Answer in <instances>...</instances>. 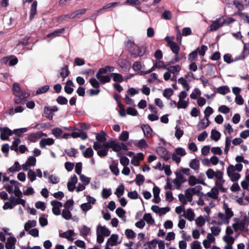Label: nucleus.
<instances>
[{"instance_id":"nucleus-1","label":"nucleus","mask_w":249,"mask_h":249,"mask_svg":"<svg viewBox=\"0 0 249 249\" xmlns=\"http://www.w3.org/2000/svg\"><path fill=\"white\" fill-rule=\"evenodd\" d=\"M243 166L241 163H237L235 165L230 164L226 169L227 176L233 182L237 181L241 176L239 172L243 169Z\"/></svg>"},{"instance_id":"nucleus-2","label":"nucleus","mask_w":249,"mask_h":249,"mask_svg":"<svg viewBox=\"0 0 249 249\" xmlns=\"http://www.w3.org/2000/svg\"><path fill=\"white\" fill-rule=\"evenodd\" d=\"M96 241L98 243L101 244L104 241L105 237L108 236L110 233V231L105 226L99 224L96 229Z\"/></svg>"},{"instance_id":"nucleus-3","label":"nucleus","mask_w":249,"mask_h":249,"mask_svg":"<svg viewBox=\"0 0 249 249\" xmlns=\"http://www.w3.org/2000/svg\"><path fill=\"white\" fill-rule=\"evenodd\" d=\"M13 91L14 95L16 97H18V98L15 100V102L16 104L20 103L23 99L28 97L30 95L29 93L24 92L22 91L18 83H14L13 84Z\"/></svg>"},{"instance_id":"nucleus-4","label":"nucleus","mask_w":249,"mask_h":249,"mask_svg":"<svg viewBox=\"0 0 249 249\" xmlns=\"http://www.w3.org/2000/svg\"><path fill=\"white\" fill-rule=\"evenodd\" d=\"M234 221L235 222L232 224V227L235 231L245 230L249 224V218L246 216L241 221H239L237 218H234Z\"/></svg>"},{"instance_id":"nucleus-5","label":"nucleus","mask_w":249,"mask_h":249,"mask_svg":"<svg viewBox=\"0 0 249 249\" xmlns=\"http://www.w3.org/2000/svg\"><path fill=\"white\" fill-rule=\"evenodd\" d=\"M187 96V94L186 91H182L179 93L178 102H174V104L177 106L178 108H186L188 106L189 101L184 100Z\"/></svg>"},{"instance_id":"nucleus-6","label":"nucleus","mask_w":249,"mask_h":249,"mask_svg":"<svg viewBox=\"0 0 249 249\" xmlns=\"http://www.w3.org/2000/svg\"><path fill=\"white\" fill-rule=\"evenodd\" d=\"M178 197L183 205H186L188 202H191L193 201V196L188 189L185 191L184 194H179Z\"/></svg>"},{"instance_id":"nucleus-7","label":"nucleus","mask_w":249,"mask_h":249,"mask_svg":"<svg viewBox=\"0 0 249 249\" xmlns=\"http://www.w3.org/2000/svg\"><path fill=\"white\" fill-rule=\"evenodd\" d=\"M204 175H201L198 178H197L194 176H190L188 178V184L191 186H194L196 184H201L203 185H206V183L205 182L204 179Z\"/></svg>"},{"instance_id":"nucleus-8","label":"nucleus","mask_w":249,"mask_h":249,"mask_svg":"<svg viewBox=\"0 0 249 249\" xmlns=\"http://www.w3.org/2000/svg\"><path fill=\"white\" fill-rule=\"evenodd\" d=\"M230 221V219L223 213L219 212L216 218L215 223L218 226H221L223 224H228Z\"/></svg>"},{"instance_id":"nucleus-9","label":"nucleus","mask_w":249,"mask_h":249,"mask_svg":"<svg viewBox=\"0 0 249 249\" xmlns=\"http://www.w3.org/2000/svg\"><path fill=\"white\" fill-rule=\"evenodd\" d=\"M186 181L185 177L180 173L176 174V178L173 180V183L176 186V188L179 189L182 184Z\"/></svg>"},{"instance_id":"nucleus-10","label":"nucleus","mask_w":249,"mask_h":249,"mask_svg":"<svg viewBox=\"0 0 249 249\" xmlns=\"http://www.w3.org/2000/svg\"><path fill=\"white\" fill-rule=\"evenodd\" d=\"M145 53V48L143 46L136 45L132 50L131 55L134 57L143 56Z\"/></svg>"},{"instance_id":"nucleus-11","label":"nucleus","mask_w":249,"mask_h":249,"mask_svg":"<svg viewBox=\"0 0 249 249\" xmlns=\"http://www.w3.org/2000/svg\"><path fill=\"white\" fill-rule=\"evenodd\" d=\"M36 160L33 156H30L26 160L25 163L21 165L22 169L24 171L29 170L30 167L35 166L36 165Z\"/></svg>"},{"instance_id":"nucleus-12","label":"nucleus","mask_w":249,"mask_h":249,"mask_svg":"<svg viewBox=\"0 0 249 249\" xmlns=\"http://www.w3.org/2000/svg\"><path fill=\"white\" fill-rule=\"evenodd\" d=\"M157 153L164 160L167 161L171 157V154L163 147H159L157 149Z\"/></svg>"},{"instance_id":"nucleus-13","label":"nucleus","mask_w":249,"mask_h":249,"mask_svg":"<svg viewBox=\"0 0 249 249\" xmlns=\"http://www.w3.org/2000/svg\"><path fill=\"white\" fill-rule=\"evenodd\" d=\"M222 238L226 243L224 249H232V245L234 242L235 238L232 236L229 235H224Z\"/></svg>"},{"instance_id":"nucleus-14","label":"nucleus","mask_w":249,"mask_h":249,"mask_svg":"<svg viewBox=\"0 0 249 249\" xmlns=\"http://www.w3.org/2000/svg\"><path fill=\"white\" fill-rule=\"evenodd\" d=\"M78 179L75 175L71 177L67 183L68 189L70 192H73L75 189V185L77 183Z\"/></svg>"},{"instance_id":"nucleus-15","label":"nucleus","mask_w":249,"mask_h":249,"mask_svg":"<svg viewBox=\"0 0 249 249\" xmlns=\"http://www.w3.org/2000/svg\"><path fill=\"white\" fill-rule=\"evenodd\" d=\"M51 204L53 206L52 211L53 213L56 215H60V208L62 206V203L57 200H52L51 202Z\"/></svg>"},{"instance_id":"nucleus-16","label":"nucleus","mask_w":249,"mask_h":249,"mask_svg":"<svg viewBox=\"0 0 249 249\" xmlns=\"http://www.w3.org/2000/svg\"><path fill=\"white\" fill-rule=\"evenodd\" d=\"M0 133L2 140L8 139L9 137L13 134V132L7 127H0Z\"/></svg>"},{"instance_id":"nucleus-17","label":"nucleus","mask_w":249,"mask_h":249,"mask_svg":"<svg viewBox=\"0 0 249 249\" xmlns=\"http://www.w3.org/2000/svg\"><path fill=\"white\" fill-rule=\"evenodd\" d=\"M225 182V180L223 178V173L222 172L221 174L216 178L215 182V186L214 187H216L217 189L221 190L223 192L225 191V189L223 188V185Z\"/></svg>"},{"instance_id":"nucleus-18","label":"nucleus","mask_w":249,"mask_h":249,"mask_svg":"<svg viewBox=\"0 0 249 249\" xmlns=\"http://www.w3.org/2000/svg\"><path fill=\"white\" fill-rule=\"evenodd\" d=\"M222 172L219 170L214 171L212 169H209L206 171V175L209 179H213L214 178L216 179Z\"/></svg>"},{"instance_id":"nucleus-19","label":"nucleus","mask_w":249,"mask_h":249,"mask_svg":"<svg viewBox=\"0 0 249 249\" xmlns=\"http://www.w3.org/2000/svg\"><path fill=\"white\" fill-rule=\"evenodd\" d=\"M223 25V23H222V18H218L213 21L212 24L210 26L209 31H216L220 27H222Z\"/></svg>"},{"instance_id":"nucleus-20","label":"nucleus","mask_w":249,"mask_h":249,"mask_svg":"<svg viewBox=\"0 0 249 249\" xmlns=\"http://www.w3.org/2000/svg\"><path fill=\"white\" fill-rule=\"evenodd\" d=\"M143 158V154L142 153H139L136 155H134L131 160V163L134 166H139L140 164V161L142 160Z\"/></svg>"},{"instance_id":"nucleus-21","label":"nucleus","mask_w":249,"mask_h":249,"mask_svg":"<svg viewBox=\"0 0 249 249\" xmlns=\"http://www.w3.org/2000/svg\"><path fill=\"white\" fill-rule=\"evenodd\" d=\"M75 233L74 231L71 230H69L68 231L64 232L63 233H59V236L66 239H67L69 241H72L74 240L73 236Z\"/></svg>"},{"instance_id":"nucleus-22","label":"nucleus","mask_w":249,"mask_h":249,"mask_svg":"<svg viewBox=\"0 0 249 249\" xmlns=\"http://www.w3.org/2000/svg\"><path fill=\"white\" fill-rule=\"evenodd\" d=\"M202 187L201 186H197L193 188H190L187 189L188 191L193 196L194 195H196L198 196H204V193L201 192L202 190Z\"/></svg>"},{"instance_id":"nucleus-23","label":"nucleus","mask_w":249,"mask_h":249,"mask_svg":"<svg viewBox=\"0 0 249 249\" xmlns=\"http://www.w3.org/2000/svg\"><path fill=\"white\" fill-rule=\"evenodd\" d=\"M118 235L117 234H113L107 239V245H110L111 247L115 246L119 243L118 242Z\"/></svg>"},{"instance_id":"nucleus-24","label":"nucleus","mask_w":249,"mask_h":249,"mask_svg":"<svg viewBox=\"0 0 249 249\" xmlns=\"http://www.w3.org/2000/svg\"><path fill=\"white\" fill-rule=\"evenodd\" d=\"M196 214L192 209L188 208L184 212V217L189 221L195 220Z\"/></svg>"},{"instance_id":"nucleus-25","label":"nucleus","mask_w":249,"mask_h":249,"mask_svg":"<svg viewBox=\"0 0 249 249\" xmlns=\"http://www.w3.org/2000/svg\"><path fill=\"white\" fill-rule=\"evenodd\" d=\"M219 191L216 187H213L211 191L208 192L205 196L213 199H217L218 197Z\"/></svg>"},{"instance_id":"nucleus-26","label":"nucleus","mask_w":249,"mask_h":249,"mask_svg":"<svg viewBox=\"0 0 249 249\" xmlns=\"http://www.w3.org/2000/svg\"><path fill=\"white\" fill-rule=\"evenodd\" d=\"M160 189L157 186H154L153 188L154 198L152 201L155 203H159L160 201V198L159 196Z\"/></svg>"},{"instance_id":"nucleus-27","label":"nucleus","mask_w":249,"mask_h":249,"mask_svg":"<svg viewBox=\"0 0 249 249\" xmlns=\"http://www.w3.org/2000/svg\"><path fill=\"white\" fill-rule=\"evenodd\" d=\"M54 143V141L52 138L42 139L39 142L41 148H45L46 145H52Z\"/></svg>"},{"instance_id":"nucleus-28","label":"nucleus","mask_w":249,"mask_h":249,"mask_svg":"<svg viewBox=\"0 0 249 249\" xmlns=\"http://www.w3.org/2000/svg\"><path fill=\"white\" fill-rule=\"evenodd\" d=\"M210 124L209 118L204 117L201 119L197 125V127L198 130H200L206 128Z\"/></svg>"},{"instance_id":"nucleus-29","label":"nucleus","mask_w":249,"mask_h":249,"mask_svg":"<svg viewBox=\"0 0 249 249\" xmlns=\"http://www.w3.org/2000/svg\"><path fill=\"white\" fill-rule=\"evenodd\" d=\"M222 208L224 211L223 213L231 219L234 215L233 212L231 209L230 208L228 205L225 203H223Z\"/></svg>"},{"instance_id":"nucleus-30","label":"nucleus","mask_w":249,"mask_h":249,"mask_svg":"<svg viewBox=\"0 0 249 249\" xmlns=\"http://www.w3.org/2000/svg\"><path fill=\"white\" fill-rule=\"evenodd\" d=\"M17 239L15 237H10L7 239V242L5 244L6 249H15V244Z\"/></svg>"},{"instance_id":"nucleus-31","label":"nucleus","mask_w":249,"mask_h":249,"mask_svg":"<svg viewBox=\"0 0 249 249\" xmlns=\"http://www.w3.org/2000/svg\"><path fill=\"white\" fill-rule=\"evenodd\" d=\"M142 128L143 132L144 135L147 138H151L152 137V130L148 125H143Z\"/></svg>"},{"instance_id":"nucleus-32","label":"nucleus","mask_w":249,"mask_h":249,"mask_svg":"<svg viewBox=\"0 0 249 249\" xmlns=\"http://www.w3.org/2000/svg\"><path fill=\"white\" fill-rule=\"evenodd\" d=\"M80 233L82 236H88L91 233V229L86 225H83L80 229Z\"/></svg>"},{"instance_id":"nucleus-33","label":"nucleus","mask_w":249,"mask_h":249,"mask_svg":"<svg viewBox=\"0 0 249 249\" xmlns=\"http://www.w3.org/2000/svg\"><path fill=\"white\" fill-rule=\"evenodd\" d=\"M143 219L144 221H146L149 225H153L155 223L154 219L149 213H145L143 215Z\"/></svg>"},{"instance_id":"nucleus-34","label":"nucleus","mask_w":249,"mask_h":249,"mask_svg":"<svg viewBox=\"0 0 249 249\" xmlns=\"http://www.w3.org/2000/svg\"><path fill=\"white\" fill-rule=\"evenodd\" d=\"M96 78L99 80L102 84L109 82L110 81L111 75H100L99 74H96Z\"/></svg>"},{"instance_id":"nucleus-35","label":"nucleus","mask_w":249,"mask_h":249,"mask_svg":"<svg viewBox=\"0 0 249 249\" xmlns=\"http://www.w3.org/2000/svg\"><path fill=\"white\" fill-rule=\"evenodd\" d=\"M166 70L169 71L171 74H175L181 70V67L179 65L171 66L167 68Z\"/></svg>"},{"instance_id":"nucleus-36","label":"nucleus","mask_w":249,"mask_h":249,"mask_svg":"<svg viewBox=\"0 0 249 249\" xmlns=\"http://www.w3.org/2000/svg\"><path fill=\"white\" fill-rule=\"evenodd\" d=\"M116 213L124 222H126L125 212L121 208H118L116 210Z\"/></svg>"},{"instance_id":"nucleus-37","label":"nucleus","mask_w":249,"mask_h":249,"mask_svg":"<svg viewBox=\"0 0 249 249\" xmlns=\"http://www.w3.org/2000/svg\"><path fill=\"white\" fill-rule=\"evenodd\" d=\"M221 137L220 133L216 130L213 129L211 133V138L214 141L217 142Z\"/></svg>"},{"instance_id":"nucleus-38","label":"nucleus","mask_w":249,"mask_h":249,"mask_svg":"<svg viewBox=\"0 0 249 249\" xmlns=\"http://www.w3.org/2000/svg\"><path fill=\"white\" fill-rule=\"evenodd\" d=\"M199 161L196 159L191 160L189 163L190 167L195 170H197L199 168Z\"/></svg>"},{"instance_id":"nucleus-39","label":"nucleus","mask_w":249,"mask_h":249,"mask_svg":"<svg viewBox=\"0 0 249 249\" xmlns=\"http://www.w3.org/2000/svg\"><path fill=\"white\" fill-rule=\"evenodd\" d=\"M106 135L107 133L105 131H102L100 133L97 134L96 136V139L98 142H104L106 141Z\"/></svg>"},{"instance_id":"nucleus-40","label":"nucleus","mask_w":249,"mask_h":249,"mask_svg":"<svg viewBox=\"0 0 249 249\" xmlns=\"http://www.w3.org/2000/svg\"><path fill=\"white\" fill-rule=\"evenodd\" d=\"M36 225V221L35 220H29L24 224V230L29 231L31 228L35 227Z\"/></svg>"},{"instance_id":"nucleus-41","label":"nucleus","mask_w":249,"mask_h":249,"mask_svg":"<svg viewBox=\"0 0 249 249\" xmlns=\"http://www.w3.org/2000/svg\"><path fill=\"white\" fill-rule=\"evenodd\" d=\"M136 45V44L131 40H127L124 43L125 48L129 50L131 53H132V49L135 48Z\"/></svg>"},{"instance_id":"nucleus-42","label":"nucleus","mask_w":249,"mask_h":249,"mask_svg":"<svg viewBox=\"0 0 249 249\" xmlns=\"http://www.w3.org/2000/svg\"><path fill=\"white\" fill-rule=\"evenodd\" d=\"M195 223L198 227H201L205 224V218L202 216H200L195 219Z\"/></svg>"},{"instance_id":"nucleus-43","label":"nucleus","mask_w":249,"mask_h":249,"mask_svg":"<svg viewBox=\"0 0 249 249\" xmlns=\"http://www.w3.org/2000/svg\"><path fill=\"white\" fill-rule=\"evenodd\" d=\"M60 181V178L58 176L55 174H52L49 177V182L52 184H57Z\"/></svg>"},{"instance_id":"nucleus-44","label":"nucleus","mask_w":249,"mask_h":249,"mask_svg":"<svg viewBox=\"0 0 249 249\" xmlns=\"http://www.w3.org/2000/svg\"><path fill=\"white\" fill-rule=\"evenodd\" d=\"M178 82L181 84L182 87L185 89L186 91H188L190 89V86L187 83V80L183 77H181L178 79Z\"/></svg>"},{"instance_id":"nucleus-45","label":"nucleus","mask_w":249,"mask_h":249,"mask_svg":"<svg viewBox=\"0 0 249 249\" xmlns=\"http://www.w3.org/2000/svg\"><path fill=\"white\" fill-rule=\"evenodd\" d=\"M178 82L181 84L182 87L185 89L186 91H188L190 89V86L187 83V80L183 77H181L178 79Z\"/></svg>"},{"instance_id":"nucleus-46","label":"nucleus","mask_w":249,"mask_h":249,"mask_svg":"<svg viewBox=\"0 0 249 249\" xmlns=\"http://www.w3.org/2000/svg\"><path fill=\"white\" fill-rule=\"evenodd\" d=\"M217 91L220 94L225 95L230 91V89L227 86H221L217 89Z\"/></svg>"},{"instance_id":"nucleus-47","label":"nucleus","mask_w":249,"mask_h":249,"mask_svg":"<svg viewBox=\"0 0 249 249\" xmlns=\"http://www.w3.org/2000/svg\"><path fill=\"white\" fill-rule=\"evenodd\" d=\"M39 138H40V133H31L28 135V139L32 142H36Z\"/></svg>"},{"instance_id":"nucleus-48","label":"nucleus","mask_w":249,"mask_h":249,"mask_svg":"<svg viewBox=\"0 0 249 249\" xmlns=\"http://www.w3.org/2000/svg\"><path fill=\"white\" fill-rule=\"evenodd\" d=\"M118 156L120 158V162L124 166H128L129 163V159L126 157H123L120 153H118Z\"/></svg>"},{"instance_id":"nucleus-49","label":"nucleus","mask_w":249,"mask_h":249,"mask_svg":"<svg viewBox=\"0 0 249 249\" xmlns=\"http://www.w3.org/2000/svg\"><path fill=\"white\" fill-rule=\"evenodd\" d=\"M37 2L36 1H34L32 4L31 10H30V18L32 19L36 14V7Z\"/></svg>"},{"instance_id":"nucleus-50","label":"nucleus","mask_w":249,"mask_h":249,"mask_svg":"<svg viewBox=\"0 0 249 249\" xmlns=\"http://www.w3.org/2000/svg\"><path fill=\"white\" fill-rule=\"evenodd\" d=\"M124 191V186L123 184L120 185L116 188V191L115 192V194L118 197H120L122 196Z\"/></svg>"},{"instance_id":"nucleus-51","label":"nucleus","mask_w":249,"mask_h":249,"mask_svg":"<svg viewBox=\"0 0 249 249\" xmlns=\"http://www.w3.org/2000/svg\"><path fill=\"white\" fill-rule=\"evenodd\" d=\"M94 154V152L91 148H88L83 151V155L86 158H90Z\"/></svg>"},{"instance_id":"nucleus-52","label":"nucleus","mask_w":249,"mask_h":249,"mask_svg":"<svg viewBox=\"0 0 249 249\" xmlns=\"http://www.w3.org/2000/svg\"><path fill=\"white\" fill-rule=\"evenodd\" d=\"M201 94V91L197 88H196L194 89L193 91L191 93L190 96V98L193 99H196L197 97H200Z\"/></svg>"},{"instance_id":"nucleus-53","label":"nucleus","mask_w":249,"mask_h":249,"mask_svg":"<svg viewBox=\"0 0 249 249\" xmlns=\"http://www.w3.org/2000/svg\"><path fill=\"white\" fill-rule=\"evenodd\" d=\"M111 76L115 82H122L124 81L123 76L120 73H113L111 74Z\"/></svg>"},{"instance_id":"nucleus-54","label":"nucleus","mask_w":249,"mask_h":249,"mask_svg":"<svg viewBox=\"0 0 249 249\" xmlns=\"http://www.w3.org/2000/svg\"><path fill=\"white\" fill-rule=\"evenodd\" d=\"M79 178L82 184L86 186L88 185L90 183V178L86 177L83 174H81L79 175Z\"/></svg>"},{"instance_id":"nucleus-55","label":"nucleus","mask_w":249,"mask_h":249,"mask_svg":"<svg viewBox=\"0 0 249 249\" xmlns=\"http://www.w3.org/2000/svg\"><path fill=\"white\" fill-rule=\"evenodd\" d=\"M21 169V166L18 161H16L14 165L9 168L8 171L10 172H14L19 171Z\"/></svg>"},{"instance_id":"nucleus-56","label":"nucleus","mask_w":249,"mask_h":249,"mask_svg":"<svg viewBox=\"0 0 249 249\" xmlns=\"http://www.w3.org/2000/svg\"><path fill=\"white\" fill-rule=\"evenodd\" d=\"M52 134L56 138H60L62 134V130L59 128H55L52 129Z\"/></svg>"},{"instance_id":"nucleus-57","label":"nucleus","mask_w":249,"mask_h":249,"mask_svg":"<svg viewBox=\"0 0 249 249\" xmlns=\"http://www.w3.org/2000/svg\"><path fill=\"white\" fill-rule=\"evenodd\" d=\"M175 129L176 131L175 133V136L177 139L179 140L183 135V130L181 129L178 125L176 126Z\"/></svg>"},{"instance_id":"nucleus-58","label":"nucleus","mask_w":249,"mask_h":249,"mask_svg":"<svg viewBox=\"0 0 249 249\" xmlns=\"http://www.w3.org/2000/svg\"><path fill=\"white\" fill-rule=\"evenodd\" d=\"M111 171L116 176L119 175V170L117 163H113L109 166Z\"/></svg>"},{"instance_id":"nucleus-59","label":"nucleus","mask_w":249,"mask_h":249,"mask_svg":"<svg viewBox=\"0 0 249 249\" xmlns=\"http://www.w3.org/2000/svg\"><path fill=\"white\" fill-rule=\"evenodd\" d=\"M154 67L160 69H164L165 70H166L167 67L166 65L164 64V63L163 61H156L154 63Z\"/></svg>"},{"instance_id":"nucleus-60","label":"nucleus","mask_w":249,"mask_h":249,"mask_svg":"<svg viewBox=\"0 0 249 249\" xmlns=\"http://www.w3.org/2000/svg\"><path fill=\"white\" fill-rule=\"evenodd\" d=\"M20 143V140L19 138H15L13 144L11 146V150L17 151L18 150V145Z\"/></svg>"},{"instance_id":"nucleus-61","label":"nucleus","mask_w":249,"mask_h":249,"mask_svg":"<svg viewBox=\"0 0 249 249\" xmlns=\"http://www.w3.org/2000/svg\"><path fill=\"white\" fill-rule=\"evenodd\" d=\"M50 87L48 85H45L38 89L36 91V94H41L46 93L49 89Z\"/></svg>"},{"instance_id":"nucleus-62","label":"nucleus","mask_w":249,"mask_h":249,"mask_svg":"<svg viewBox=\"0 0 249 249\" xmlns=\"http://www.w3.org/2000/svg\"><path fill=\"white\" fill-rule=\"evenodd\" d=\"M62 217L66 220H69L71 218L72 214L68 209H64L62 213Z\"/></svg>"},{"instance_id":"nucleus-63","label":"nucleus","mask_w":249,"mask_h":249,"mask_svg":"<svg viewBox=\"0 0 249 249\" xmlns=\"http://www.w3.org/2000/svg\"><path fill=\"white\" fill-rule=\"evenodd\" d=\"M135 145L139 148H145L147 146V144L144 139H141L138 142L136 143Z\"/></svg>"},{"instance_id":"nucleus-64","label":"nucleus","mask_w":249,"mask_h":249,"mask_svg":"<svg viewBox=\"0 0 249 249\" xmlns=\"http://www.w3.org/2000/svg\"><path fill=\"white\" fill-rule=\"evenodd\" d=\"M125 234L127 238L133 239L135 237L136 233L131 229H126L125 231Z\"/></svg>"}]
</instances>
